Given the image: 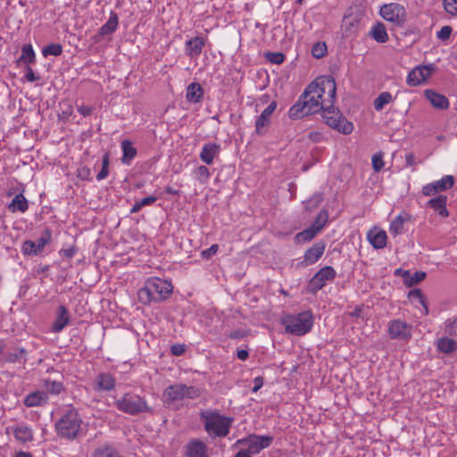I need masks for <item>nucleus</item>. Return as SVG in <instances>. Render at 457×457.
<instances>
[{
    "instance_id": "nucleus-29",
    "label": "nucleus",
    "mask_w": 457,
    "mask_h": 457,
    "mask_svg": "<svg viewBox=\"0 0 457 457\" xmlns=\"http://www.w3.org/2000/svg\"><path fill=\"white\" fill-rule=\"evenodd\" d=\"M446 202L447 197L445 195H440L435 198L430 199L428 204L435 211H436L440 216L445 218L449 215V212L446 209Z\"/></svg>"
},
{
    "instance_id": "nucleus-37",
    "label": "nucleus",
    "mask_w": 457,
    "mask_h": 457,
    "mask_svg": "<svg viewBox=\"0 0 457 457\" xmlns=\"http://www.w3.org/2000/svg\"><path fill=\"white\" fill-rule=\"evenodd\" d=\"M457 345L454 340L443 337L437 341V348L439 351L445 353H450L456 349Z\"/></svg>"
},
{
    "instance_id": "nucleus-43",
    "label": "nucleus",
    "mask_w": 457,
    "mask_h": 457,
    "mask_svg": "<svg viewBox=\"0 0 457 457\" xmlns=\"http://www.w3.org/2000/svg\"><path fill=\"white\" fill-rule=\"evenodd\" d=\"M328 219V214L326 210H321L316 220H314L313 224L312 225L313 228H317V230L320 232L321 228L325 226Z\"/></svg>"
},
{
    "instance_id": "nucleus-42",
    "label": "nucleus",
    "mask_w": 457,
    "mask_h": 457,
    "mask_svg": "<svg viewBox=\"0 0 457 457\" xmlns=\"http://www.w3.org/2000/svg\"><path fill=\"white\" fill-rule=\"evenodd\" d=\"M62 53V46L60 44H50L42 50L44 56H59Z\"/></svg>"
},
{
    "instance_id": "nucleus-57",
    "label": "nucleus",
    "mask_w": 457,
    "mask_h": 457,
    "mask_svg": "<svg viewBox=\"0 0 457 457\" xmlns=\"http://www.w3.org/2000/svg\"><path fill=\"white\" fill-rule=\"evenodd\" d=\"M156 200H157L156 196H147V197L141 199L139 202H140L141 206L145 207L146 205L153 204L154 203L156 202Z\"/></svg>"
},
{
    "instance_id": "nucleus-13",
    "label": "nucleus",
    "mask_w": 457,
    "mask_h": 457,
    "mask_svg": "<svg viewBox=\"0 0 457 457\" xmlns=\"http://www.w3.org/2000/svg\"><path fill=\"white\" fill-rule=\"evenodd\" d=\"M432 68L430 66H417L412 69L407 76L406 82L410 87H417L424 83L431 76Z\"/></svg>"
},
{
    "instance_id": "nucleus-58",
    "label": "nucleus",
    "mask_w": 457,
    "mask_h": 457,
    "mask_svg": "<svg viewBox=\"0 0 457 457\" xmlns=\"http://www.w3.org/2000/svg\"><path fill=\"white\" fill-rule=\"evenodd\" d=\"M253 387L252 389L253 392H257L262 386H263V378L262 377H256L254 379H253Z\"/></svg>"
},
{
    "instance_id": "nucleus-35",
    "label": "nucleus",
    "mask_w": 457,
    "mask_h": 457,
    "mask_svg": "<svg viewBox=\"0 0 457 457\" xmlns=\"http://www.w3.org/2000/svg\"><path fill=\"white\" fill-rule=\"evenodd\" d=\"M25 353L26 350L24 348L17 347L12 351L5 353L4 354V358L6 362L10 363L21 362V361H25Z\"/></svg>"
},
{
    "instance_id": "nucleus-8",
    "label": "nucleus",
    "mask_w": 457,
    "mask_h": 457,
    "mask_svg": "<svg viewBox=\"0 0 457 457\" xmlns=\"http://www.w3.org/2000/svg\"><path fill=\"white\" fill-rule=\"evenodd\" d=\"M52 241V230L46 228L40 237L34 242L25 240L21 245V253L26 256H37L42 253L46 245Z\"/></svg>"
},
{
    "instance_id": "nucleus-34",
    "label": "nucleus",
    "mask_w": 457,
    "mask_h": 457,
    "mask_svg": "<svg viewBox=\"0 0 457 457\" xmlns=\"http://www.w3.org/2000/svg\"><path fill=\"white\" fill-rule=\"evenodd\" d=\"M17 62L27 64L28 66L36 62V54L30 44H26L21 47V54Z\"/></svg>"
},
{
    "instance_id": "nucleus-48",
    "label": "nucleus",
    "mask_w": 457,
    "mask_h": 457,
    "mask_svg": "<svg viewBox=\"0 0 457 457\" xmlns=\"http://www.w3.org/2000/svg\"><path fill=\"white\" fill-rule=\"evenodd\" d=\"M444 7L448 13L457 15V0H444Z\"/></svg>"
},
{
    "instance_id": "nucleus-20",
    "label": "nucleus",
    "mask_w": 457,
    "mask_h": 457,
    "mask_svg": "<svg viewBox=\"0 0 457 457\" xmlns=\"http://www.w3.org/2000/svg\"><path fill=\"white\" fill-rule=\"evenodd\" d=\"M277 107V104L275 101L271 102L261 113L258 119L255 121V132L258 135H262L264 133L263 128L270 123V116L274 112Z\"/></svg>"
},
{
    "instance_id": "nucleus-11",
    "label": "nucleus",
    "mask_w": 457,
    "mask_h": 457,
    "mask_svg": "<svg viewBox=\"0 0 457 457\" xmlns=\"http://www.w3.org/2000/svg\"><path fill=\"white\" fill-rule=\"evenodd\" d=\"M388 335L393 339L408 340L411 337V326L399 319L388 323Z\"/></svg>"
},
{
    "instance_id": "nucleus-49",
    "label": "nucleus",
    "mask_w": 457,
    "mask_h": 457,
    "mask_svg": "<svg viewBox=\"0 0 457 457\" xmlns=\"http://www.w3.org/2000/svg\"><path fill=\"white\" fill-rule=\"evenodd\" d=\"M78 178L82 180H90L91 179V171L90 169L87 166H82L78 168L77 170Z\"/></svg>"
},
{
    "instance_id": "nucleus-33",
    "label": "nucleus",
    "mask_w": 457,
    "mask_h": 457,
    "mask_svg": "<svg viewBox=\"0 0 457 457\" xmlns=\"http://www.w3.org/2000/svg\"><path fill=\"white\" fill-rule=\"evenodd\" d=\"M13 432H14V437L20 442L26 443V442H29L33 439L32 429L27 425H23V424L18 425L14 428Z\"/></svg>"
},
{
    "instance_id": "nucleus-9",
    "label": "nucleus",
    "mask_w": 457,
    "mask_h": 457,
    "mask_svg": "<svg viewBox=\"0 0 457 457\" xmlns=\"http://www.w3.org/2000/svg\"><path fill=\"white\" fill-rule=\"evenodd\" d=\"M272 436L250 435L245 438L237 441V444L247 446V453H259L262 450L268 448L273 442Z\"/></svg>"
},
{
    "instance_id": "nucleus-38",
    "label": "nucleus",
    "mask_w": 457,
    "mask_h": 457,
    "mask_svg": "<svg viewBox=\"0 0 457 457\" xmlns=\"http://www.w3.org/2000/svg\"><path fill=\"white\" fill-rule=\"evenodd\" d=\"M393 97L389 92H382L378 95V96L374 100V108L376 111H381L385 107L386 104L392 102Z\"/></svg>"
},
{
    "instance_id": "nucleus-36",
    "label": "nucleus",
    "mask_w": 457,
    "mask_h": 457,
    "mask_svg": "<svg viewBox=\"0 0 457 457\" xmlns=\"http://www.w3.org/2000/svg\"><path fill=\"white\" fill-rule=\"evenodd\" d=\"M370 35L378 43H385L388 40V35L385 26L382 23L376 24L371 31Z\"/></svg>"
},
{
    "instance_id": "nucleus-18",
    "label": "nucleus",
    "mask_w": 457,
    "mask_h": 457,
    "mask_svg": "<svg viewBox=\"0 0 457 457\" xmlns=\"http://www.w3.org/2000/svg\"><path fill=\"white\" fill-rule=\"evenodd\" d=\"M187 457H208V447L199 439L190 440L187 445Z\"/></svg>"
},
{
    "instance_id": "nucleus-3",
    "label": "nucleus",
    "mask_w": 457,
    "mask_h": 457,
    "mask_svg": "<svg viewBox=\"0 0 457 457\" xmlns=\"http://www.w3.org/2000/svg\"><path fill=\"white\" fill-rule=\"evenodd\" d=\"M82 420L74 409L68 410L55 423L57 435L68 440L76 439L81 430Z\"/></svg>"
},
{
    "instance_id": "nucleus-40",
    "label": "nucleus",
    "mask_w": 457,
    "mask_h": 457,
    "mask_svg": "<svg viewBox=\"0 0 457 457\" xmlns=\"http://www.w3.org/2000/svg\"><path fill=\"white\" fill-rule=\"evenodd\" d=\"M425 278L426 273L424 271H415L413 274H411L409 271H405V281L409 286L416 285Z\"/></svg>"
},
{
    "instance_id": "nucleus-55",
    "label": "nucleus",
    "mask_w": 457,
    "mask_h": 457,
    "mask_svg": "<svg viewBox=\"0 0 457 457\" xmlns=\"http://www.w3.org/2000/svg\"><path fill=\"white\" fill-rule=\"evenodd\" d=\"M171 353L175 356H179L184 353L185 346L183 345H174L170 348Z\"/></svg>"
},
{
    "instance_id": "nucleus-64",
    "label": "nucleus",
    "mask_w": 457,
    "mask_h": 457,
    "mask_svg": "<svg viewBox=\"0 0 457 457\" xmlns=\"http://www.w3.org/2000/svg\"><path fill=\"white\" fill-rule=\"evenodd\" d=\"M234 457H251L245 450L239 451Z\"/></svg>"
},
{
    "instance_id": "nucleus-16",
    "label": "nucleus",
    "mask_w": 457,
    "mask_h": 457,
    "mask_svg": "<svg viewBox=\"0 0 457 457\" xmlns=\"http://www.w3.org/2000/svg\"><path fill=\"white\" fill-rule=\"evenodd\" d=\"M367 239L375 249H383L386 245L387 236L385 230L373 227L367 233Z\"/></svg>"
},
{
    "instance_id": "nucleus-53",
    "label": "nucleus",
    "mask_w": 457,
    "mask_h": 457,
    "mask_svg": "<svg viewBox=\"0 0 457 457\" xmlns=\"http://www.w3.org/2000/svg\"><path fill=\"white\" fill-rule=\"evenodd\" d=\"M453 29L450 26H444L436 33V37L441 40H446L450 37Z\"/></svg>"
},
{
    "instance_id": "nucleus-12",
    "label": "nucleus",
    "mask_w": 457,
    "mask_h": 457,
    "mask_svg": "<svg viewBox=\"0 0 457 457\" xmlns=\"http://www.w3.org/2000/svg\"><path fill=\"white\" fill-rule=\"evenodd\" d=\"M336 270L331 266L321 268L311 279L309 286L312 292L320 290L327 283L336 277Z\"/></svg>"
},
{
    "instance_id": "nucleus-6",
    "label": "nucleus",
    "mask_w": 457,
    "mask_h": 457,
    "mask_svg": "<svg viewBox=\"0 0 457 457\" xmlns=\"http://www.w3.org/2000/svg\"><path fill=\"white\" fill-rule=\"evenodd\" d=\"M201 419L204 421V428L209 434L216 436H226L229 432L231 420L215 411H204Z\"/></svg>"
},
{
    "instance_id": "nucleus-25",
    "label": "nucleus",
    "mask_w": 457,
    "mask_h": 457,
    "mask_svg": "<svg viewBox=\"0 0 457 457\" xmlns=\"http://www.w3.org/2000/svg\"><path fill=\"white\" fill-rule=\"evenodd\" d=\"M426 98L436 108L445 110L449 106V101L444 95L436 93L433 89H427L424 92Z\"/></svg>"
},
{
    "instance_id": "nucleus-61",
    "label": "nucleus",
    "mask_w": 457,
    "mask_h": 457,
    "mask_svg": "<svg viewBox=\"0 0 457 457\" xmlns=\"http://www.w3.org/2000/svg\"><path fill=\"white\" fill-rule=\"evenodd\" d=\"M405 162H406L407 166H414L415 165V156L412 154H406Z\"/></svg>"
},
{
    "instance_id": "nucleus-32",
    "label": "nucleus",
    "mask_w": 457,
    "mask_h": 457,
    "mask_svg": "<svg viewBox=\"0 0 457 457\" xmlns=\"http://www.w3.org/2000/svg\"><path fill=\"white\" fill-rule=\"evenodd\" d=\"M42 386L44 387V391L51 395H60L64 390V386L62 382L51 380L50 378L42 379Z\"/></svg>"
},
{
    "instance_id": "nucleus-15",
    "label": "nucleus",
    "mask_w": 457,
    "mask_h": 457,
    "mask_svg": "<svg viewBox=\"0 0 457 457\" xmlns=\"http://www.w3.org/2000/svg\"><path fill=\"white\" fill-rule=\"evenodd\" d=\"M324 251L325 244L323 242L315 243L312 247L305 251L301 264L305 267L315 263L322 256Z\"/></svg>"
},
{
    "instance_id": "nucleus-4",
    "label": "nucleus",
    "mask_w": 457,
    "mask_h": 457,
    "mask_svg": "<svg viewBox=\"0 0 457 457\" xmlns=\"http://www.w3.org/2000/svg\"><path fill=\"white\" fill-rule=\"evenodd\" d=\"M280 322L287 333L303 336L311 331L313 326V318L310 312H303L297 314H286L281 317Z\"/></svg>"
},
{
    "instance_id": "nucleus-7",
    "label": "nucleus",
    "mask_w": 457,
    "mask_h": 457,
    "mask_svg": "<svg viewBox=\"0 0 457 457\" xmlns=\"http://www.w3.org/2000/svg\"><path fill=\"white\" fill-rule=\"evenodd\" d=\"M200 395L199 388L194 386L177 383L165 388L162 394L163 401L169 404L181 402L185 399H195Z\"/></svg>"
},
{
    "instance_id": "nucleus-41",
    "label": "nucleus",
    "mask_w": 457,
    "mask_h": 457,
    "mask_svg": "<svg viewBox=\"0 0 457 457\" xmlns=\"http://www.w3.org/2000/svg\"><path fill=\"white\" fill-rule=\"evenodd\" d=\"M194 177L201 184H204L210 178V171L206 166L201 165L194 170Z\"/></svg>"
},
{
    "instance_id": "nucleus-54",
    "label": "nucleus",
    "mask_w": 457,
    "mask_h": 457,
    "mask_svg": "<svg viewBox=\"0 0 457 457\" xmlns=\"http://www.w3.org/2000/svg\"><path fill=\"white\" fill-rule=\"evenodd\" d=\"M26 71H27V72H26L25 77L28 81L34 82L40 79L39 76L35 75L33 70L29 66H27Z\"/></svg>"
},
{
    "instance_id": "nucleus-10",
    "label": "nucleus",
    "mask_w": 457,
    "mask_h": 457,
    "mask_svg": "<svg viewBox=\"0 0 457 457\" xmlns=\"http://www.w3.org/2000/svg\"><path fill=\"white\" fill-rule=\"evenodd\" d=\"M380 15L387 21L396 25H403L406 21V12L403 5L399 4H385L380 9Z\"/></svg>"
},
{
    "instance_id": "nucleus-45",
    "label": "nucleus",
    "mask_w": 457,
    "mask_h": 457,
    "mask_svg": "<svg viewBox=\"0 0 457 457\" xmlns=\"http://www.w3.org/2000/svg\"><path fill=\"white\" fill-rule=\"evenodd\" d=\"M326 53L327 46L324 42H317L312 48V54L317 59L322 58Z\"/></svg>"
},
{
    "instance_id": "nucleus-56",
    "label": "nucleus",
    "mask_w": 457,
    "mask_h": 457,
    "mask_svg": "<svg viewBox=\"0 0 457 457\" xmlns=\"http://www.w3.org/2000/svg\"><path fill=\"white\" fill-rule=\"evenodd\" d=\"M77 111L81 114L83 115L84 117H87L88 115L91 114L92 112V108L89 107V106H86V105H79V106H77Z\"/></svg>"
},
{
    "instance_id": "nucleus-22",
    "label": "nucleus",
    "mask_w": 457,
    "mask_h": 457,
    "mask_svg": "<svg viewBox=\"0 0 457 457\" xmlns=\"http://www.w3.org/2000/svg\"><path fill=\"white\" fill-rule=\"evenodd\" d=\"M92 457H124L112 443H104L97 445Z\"/></svg>"
},
{
    "instance_id": "nucleus-27",
    "label": "nucleus",
    "mask_w": 457,
    "mask_h": 457,
    "mask_svg": "<svg viewBox=\"0 0 457 457\" xmlns=\"http://www.w3.org/2000/svg\"><path fill=\"white\" fill-rule=\"evenodd\" d=\"M410 220L408 214H399L396 216L389 226V233L394 237L403 234L404 224Z\"/></svg>"
},
{
    "instance_id": "nucleus-28",
    "label": "nucleus",
    "mask_w": 457,
    "mask_h": 457,
    "mask_svg": "<svg viewBox=\"0 0 457 457\" xmlns=\"http://www.w3.org/2000/svg\"><path fill=\"white\" fill-rule=\"evenodd\" d=\"M204 96V90L199 83L193 82L187 86L186 98L189 103H199Z\"/></svg>"
},
{
    "instance_id": "nucleus-39",
    "label": "nucleus",
    "mask_w": 457,
    "mask_h": 457,
    "mask_svg": "<svg viewBox=\"0 0 457 457\" xmlns=\"http://www.w3.org/2000/svg\"><path fill=\"white\" fill-rule=\"evenodd\" d=\"M318 233L319 231L317 230V228L311 226L310 228H305L303 231L296 234L295 240L299 243L308 242L313 239Z\"/></svg>"
},
{
    "instance_id": "nucleus-62",
    "label": "nucleus",
    "mask_w": 457,
    "mask_h": 457,
    "mask_svg": "<svg viewBox=\"0 0 457 457\" xmlns=\"http://www.w3.org/2000/svg\"><path fill=\"white\" fill-rule=\"evenodd\" d=\"M143 207L141 206L140 204V202L137 201L135 203V204L132 206L131 210H130V213H136L137 212H139Z\"/></svg>"
},
{
    "instance_id": "nucleus-24",
    "label": "nucleus",
    "mask_w": 457,
    "mask_h": 457,
    "mask_svg": "<svg viewBox=\"0 0 457 457\" xmlns=\"http://www.w3.org/2000/svg\"><path fill=\"white\" fill-rule=\"evenodd\" d=\"M119 23L118 15L112 12L109 20L100 29L98 33L95 36L96 41H100L103 37L112 34Z\"/></svg>"
},
{
    "instance_id": "nucleus-14",
    "label": "nucleus",
    "mask_w": 457,
    "mask_h": 457,
    "mask_svg": "<svg viewBox=\"0 0 457 457\" xmlns=\"http://www.w3.org/2000/svg\"><path fill=\"white\" fill-rule=\"evenodd\" d=\"M454 184V178L452 175H445L441 179L427 184L422 188L425 195H433L437 192L451 188Z\"/></svg>"
},
{
    "instance_id": "nucleus-47",
    "label": "nucleus",
    "mask_w": 457,
    "mask_h": 457,
    "mask_svg": "<svg viewBox=\"0 0 457 457\" xmlns=\"http://www.w3.org/2000/svg\"><path fill=\"white\" fill-rule=\"evenodd\" d=\"M371 161H372V167L375 171H379L383 169L385 163L383 161V154L382 153L375 154L372 156Z\"/></svg>"
},
{
    "instance_id": "nucleus-21",
    "label": "nucleus",
    "mask_w": 457,
    "mask_h": 457,
    "mask_svg": "<svg viewBox=\"0 0 457 457\" xmlns=\"http://www.w3.org/2000/svg\"><path fill=\"white\" fill-rule=\"evenodd\" d=\"M70 323V315L64 305H60L57 309L56 319L51 327L54 333L61 332Z\"/></svg>"
},
{
    "instance_id": "nucleus-50",
    "label": "nucleus",
    "mask_w": 457,
    "mask_h": 457,
    "mask_svg": "<svg viewBox=\"0 0 457 457\" xmlns=\"http://www.w3.org/2000/svg\"><path fill=\"white\" fill-rule=\"evenodd\" d=\"M268 60L275 64H280L284 62L285 56L281 53H269L267 54Z\"/></svg>"
},
{
    "instance_id": "nucleus-30",
    "label": "nucleus",
    "mask_w": 457,
    "mask_h": 457,
    "mask_svg": "<svg viewBox=\"0 0 457 457\" xmlns=\"http://www.w3.org/2000/svg\"><path fill=\"white\" fill-rule=\"evenodd\" d=\"M29 208L28 200L23 194L16 195L8 205V210L12 212H25Z\"/></svg>"
},
{
    "instance_id": "nucleus-23",
    "label": "nucleus",
    "mask_w": 457,
    "mask_h": 457,
    "mask_svg": "<svg viewBox=\"0 0 457 457\" xmlns=\"http://www.w3.org/2000/svg\"><path fill=\"white\" fill-rule=\"evenodd\" d=\"M205 46V39L200 37H195L186 42V54L190 58H197Z\"/></svg>"
},
{
    "instance_id": "nucleus-59",
    "label": "nucleus",
    "mask_w": 457,
    "mask_h": 457,
    "mask_svg": "<svg viewBox=\"0 0 457 457\" xmlns=\"http://www.w3.org/2000/svg\"><path fill=\"white\" fill-rule=\"evenodd\" d=\"M245 336H246V333L241 329L234 330L229 334V337L235 338V339H241V338L245 337Z\"/></svg>"
},
{
    "instance_id": "nucleus-26",
    "label": "nucleus",
    "mask_w": 457,
    "mask_h": 457,
    "mask_svg": "<svg viewBox=\"0 0 457 457\" xmlns=\"http://www.w3.org/2000/svg\"><path fill=\"white\" fill-rule=\"evenodd\" d=\"M220 149V146L217 144H205L200 153V159L206 164H212Z\"/></svg>"
},
{
    "instance_id": "nucleus-5",
    "label": "nucleus",
    "mask_w": 457,
    "mask_h": 457,
    "mask_svg": "<svg viewBox=\"0 0 457 457\" xmlns=\"http://www.w3.org/2000/svg\"><path fill=\"white\" fill-rule=\"evenodd\" d=\"M115 407L121 412L135 416L145 412H153L145 397L128 392L114 402Z\"/></svg>"
},
{
    "instance_id": "nucleus-60",
    "label": "nucleus",
    "mask_w": 457,
    "mask_h": 457,
    "mask_svg": "<svg viewBox=\"0 0 457 457\" xmlns=\"http://www.w3.org/2000/svg\"><path fill=\"white\" fill-rule=\"evenodd\" d=\"M249 356L248 351L245 349L237 350V357L240 361H245Z\"/></svg>"
},
{
    "instance_id": "nucleus-52",
    "label": "nucleus",
    "mask_w": 457,
    "mask_h": 457,
    "mask_svg": "<svg viewBox=\"0 0 457 457\" xmlns=\"http://www.w3.org/2000/svg\"><path fill=\"white\" fill-rule=\"evenodd\" d=\"M409 296L413 299H417L420 304H422L426 309V313H428V307L425 303V299L420 289H415L410 292Z\"/></svg>"
},
{
    "instance_id": "nucleus-2",
    "label": "nucleus",
    "mask_w": 457,
    "mask_h": 457,
    "mask_svg": "<svg viewBox=\"0 0 457 457\" xmlns=\"http://www.w3.org/2000/svg\"><path fill=\"white\" fill-rule=\"evenodd\" d=\"M172 290L170 282L159 278H150L145 281V287L138 290V301L147 305L158 303L167 299Z\"/></svg>"
},
{
    "instance_id": "nucleus-46",
    "label": "nucleus",
    "mask_w": 457,
    "mask_h": 457,
    "mask_svg": "<svg viewBox=\"0 0 457 457\" xmlns=\"http://www.w3.org/2000/svg\"><path fill=\"white\" fill-rule=\"evenodd\" d=\"M109 174V154H105L103 157L102 169L96 175L97 180L104 179Z\"/></svg>"
},
{
    "instance_id": "nucleus-31",
    "label": "nucleus",
    "mask_w": 457,
    "mask_h": 457,
    "mask_svg": "<svg viewBox=\"0 0 457 457\" xmlns=\"http://www.w3.org/2000/svg\"><path fill=\"white\" fill-rule=\"evenodd\" d=\"M122 157L121 162L124 164H130L131 161L137 155V149L133 146L129 140H123L121 142Z\"/></svg>"
},
{
    "instance_id": "nucleus-17",
    "label": "nucleus",
    "mask_w": 457,
    "mask_h": 457,
    "mask_svg": "<svg viewBox=\"0 0 457 457\" xmlns=\"http://www.w3.org/2000/svg\"><path fill=\"white\" fill-rule=\"evenodd\" d=\"M116 380L110 373H99L93 384V389L96 392L111 391L115 387Z\"/></svg>"
},
{
    "instance_id": "nucleus-44",
    "label": "nucleus",
    "mask_w": 457,
    "mask_h": 457,
    "mask_svg": "<svg viewBox=\"0 0 457 457\" xmlns=\"http://www.w3.org/2000/svg\"><path fill=\"white\" fill-rule=\"evenodd\" d=\"M358 20L353 17L351 12H347L344 16L343 26L345 27L350 32H353L357 26Z\"/></svg>"
},
{
    "instance_id": "nucleus-51",
    "label": "nucleus",
    "mask_w": 457,
    "mask_h": 457,
    "mask_svg": "<svg viewBox=\"0 0 457 457\" xmlns=\"http://www.w3.org/2000/svg\"><path fill=\"white\" fill-rule=\"evenodd\" d=\"M219 250V245L217 244H214L211 245V247L203 250L201 252V255L204 259H211Z\"/></svg>"
},
{
    "instance_id": "nucleus-19",
    "label": "nucleus",
    "mask_w": 457,
    "mask_h": 457,
    "mask_svg": "<svg viewBox=\"0 0 457 457\" xmlns=\"http://www.w3.org/2000/svg\"><path fill=\"white\" fill-rule=\"evenodd\" d=\"M49 397L46 392L43 390H37L29 394L23 401L26 407H38L43 406L48 403Z\"/></svg>"
},
{
    "instance_id": "nucleus-63",
    "label": "nucleus",
    "mask_w": 457,
    "mask_h": 457,
    "mask_svg": "<svg viewBox=\"0 0 457 457\" xmlns=\"http://www.w3.org/2000/svg\"><path fill=\"white\" fill-rule=\"evenodd\" d=\"M63 254L68 258H72L75 254V249L74 248H69L63 250Z\"/></svg>"
},
{
    "instance_id": "nucleus-1",
    "label": "nucleus",
    "mask_w": 457,
    "mask_h": 457,
    "mask_svg": "<svg viewBox=\"0 0 457 457\" xmlns=\"http://www.w3.org/2000/svg\"><path fill=\"white\" fill-rule=\"evenodd\" d=\"M336 90V82L332 77L317 78L305 88L298 101L289 109V117L295 120L322 111V117L330 128L345 135L352 133L353 123L334 108Z\"/></svg>"
}]
</instances>
